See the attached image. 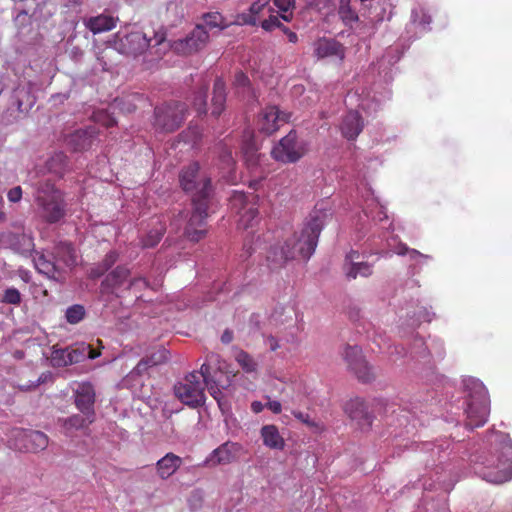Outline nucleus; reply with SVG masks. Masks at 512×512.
<instances>
[{
    "label": "nucleus",
    "instance_id": "1",
    "mask_svg": "<svg viewBox=\"0 0 512 512\" xmlns=\"http://www.w3.org/2000/svg\"><path fill=\"white\" fill-rule=\"evenodd\" d=\"M226 364L219 354L210 352L199 371L188 373L181 381L174 385L175 396L185 405L197 408L205 403V388L218 402L222 398V389L229 385Z\"/></svg>",
    "mask_w": 512,
    "mask_h": 512
},
{
    "label": "nucleus",
    "instance_id": "2",
    "mask_svg": "<svg viewBox=\"0 0 512 512\" xmlns=\"http://www.w3.org/2000/svg\"><path fill=\"white\" fill-rule=\"evenodd\" d=\"M181 189L191 196L193 211L185 227L184 234L192 242H198L206 236L208 203L212 192L211 179L200 172L197 162L183 167L179 172Z\"/></svg>",
    "mask_w": 512,
    "mask_h": 512
},
{
    "label": "nucleus",
    "instance_id": "3",
    "mask_svg": "<svg viewBox=\"0 0 512 512\" xmlns=\"http://www.w3.org/2000/svg\"><path fill=\"white\" fill-rule=\"evenodd\" d=\"M331 217L332 212L326 204L324 202L317 203L307 217L301 232H294L286 237L281 246L273 248L272 255L268 258L279 263L297 257L309 259L317 247L318 238L324 225Z\"/></svg>",
    "mask_w": 512,
    "mask_h": 512
},
{
    "label": "nucleus",
    "instance_id": "4",
    "mask_svg": "<svg viewBox=\"0 0 512 512\" xmlns=\"http://www.w3.org/2000/svg\"><path fill=\"white\" fill-rule=\"evenodd\" d=\"M476 473L494 484H502L512 478V440L509 435H497L493 451L476 468Z\"/></svg>",
    "mask_w": 512,
    "mask_h": 512
},
{
    "label": "nucleus",
    "instance_id": "5",
    "mask_svg": "<svg viewBox=\"0 0 512 512\" xmlns=\"http://www.w3.org/2000/svg\"><path fill=\"white\" fill-rule=\"evenodd\" d=\"M35 200L47 222L56 223L65 216L64 194L51 179L47 178L38 183Z\"/></svg>",
    "mask_w": 512,
    "mask_h": 512
},
{
    "label": "nucleus",
    "instance_id": "6",
    "mask_svg": "<svg viewBox=\"0 0 512 512\" xmlns=\"http://www.w3.org/2000/svg\"><path fill=\"white\" fill-rule=\"evenodd\" d=\"M162 46H164V50L168 48L166 33L163 30H152L150 32L133 31L122 37L118 42L119 51L130 56L141 55L148 48H155V54L160 55Z\"/></svg>",
    "mask_w": 512,
    "mask_h": 512
},
{
    "label": "nucleus",
    "instance_id": "7",
    "mask_svg": "<svg viewBox=\"0 0 512 512\" xmlns=\"http://www.w3.org/2000/svg\"><path fill=\"white\" fill-rule=\"evenodd\" d=\"M466 414V425L471 429L483 426L488 420L490 414V398L488 390L481 382L473 383Z\"/></svg>",
    "mask_w": 512,
    "mask_h": 512
},
{
    "label": "nucleus",
    "instance_id": "8",
    "mask_svg": "<svg viewBox=\"0 0 512 512\" xmlns=\"http://www.w3.org/2000/svg\"><path fill=\"white\" fill-rule=\"evenodd\" d=\"M187 107L179 101H172L157 106L154 110V126L161 132L171 133L176 131L184 122Z\"/></svg>",
    "mask_w": 512,
    "mask_h": 512
},
{
    "label": "nucleus",
    "instance_id": "9",
    "mask_svg": "<svg viewBox=\"0 0 512 512\" xmlns=\"http://www.w3.org/2000/svg\"><path fill=\"white\" fill-rule=\"evenodd\" d=\"M8 442L10 448L14 450L38 453L47 448L49 438L41 431L14 428L11 430Z\"/></svg>",
    "mask_w": 512,
    "mask_h": 512
},
{
    "label": "nucleus",
    "instance_id": "10",
    "mask_svg": "<svg viewBox=\"0 0 512 512\" xmlns=\"http://www.w3.org/2000/svg\"><path fill=\"white\" fill-rule=\"evenodd\" d=\"M306 153L304 144L297 140V133L291 130L272 149V157L282 163H295Z\"/></svg>",
    "mask_w": 512,
    "mask_h": 512
},
{
    "label": "nucleus",
    "instance_id": "11",
    "mask_svg": "<svg viewBox=\"0 0 512 512\" xmlns=\"http://www.w3.org/2000/svg\"><path fill=\"white\" fill-rule=\"evenodd\" d=\"M343 357L348 367L354 372L359 381L370 383L375 379L373 368L369 366L364 359L359 346H345Z\"/></svg>",
    "mask_w": 512,
    "mask_h": 512
},
{
    "label": "nucleus",
    "instance_id": "12",
    "mask_svg": "<svg viewBox=\"0 0 512 512\" xmlns=\"http://www.w3.org/2000/svg\"><path fill=\"white\" fill-rule=\"evenodd\" d=\"M287 121V115L280 112L277 106H268L260 112L256 126L260 133L271 135Z\"/></svg>",
    "mask_w": 512,
    "mask_h": 512
},
{
    "label": "nucleus",
    "instance_id": "13",
    "mask_svg": "<svg viewBox=\"0 0 512 512\" xmlns=\"http://www.w3.org/2000/svg\"><path fill=\"white\" fill-rule=\"evenodd\" d=\"M243 447L236 442L227 441L214 449L206 458L205 463L209 466L228 465L238 460Z\"/></svg>",
    "mask_w": 512,
    "mask_h": 512
},
{
    "label": "nucleus",
    "instance_id": "14",
    "mask_svg": "<svg viewBox=\"0 0 512 512\" xmlns=\"http://www.w3.org/2000/svg\"><path fill=\"white\" fill-rule=\"evenodd\" d=\"M209 38L208 32L201 25H197L184 39L175 41L172 48L181 54H191L202 49Z\"/></svg>",
    "mask_w": 512,
    "mask_h": 512
},
{
    "label": "nucleus",
    "instance_id": "15",
    "mask_svg": "<svg viewBox=\"0 0 512 512\" xmlns=\"http://www.w3.org/2000/svg\"><path fill=\"white\" fill-rule=\"evenodd\" d=\"M96 400V394L94 387L89 382H83L79 384L75 390V405L82 414H90L95 416L94 404Z\"/></svg>",
    "mask_w": 512,
    "mask_h": 512
},
{
    "label": "nucleus",
    "instance_id": "16",
    "mask_svg": "<svg viewBox=\"0 0 512 512\" xmlns=\"http://www.w3.org/2000/svg\"><path fill=\"white\" fill-rule=\"evenodd\" d=\"M345 412L362 427H370L372 424L373 417L369 412L367 403L362 398L356 397L349 400L345 405Z\"/></svg>",
    "mask_w": 512,
    "mask_h": 512
},
{
    "label": "nucleus",
    "instance_id": "17",
    "mask_svg": "<svg viewBox=\"0 0 512 512\" xmlns=\"http://www.w3.org/2000/svg\"><path fill=\"white\" fill-rule=\"evenodd\" d=\"M98 135L95 127L80 129L69 135L67 142L74 151H84L92 147Z\"/></svg>",
    "mask_w": 512,
    "mask_h": 512
},
{
    "label": "nucleus",
    "instance_id": "18",
    "mask_svg": "<svg viewBox=\"0 0 512 512\" xmlns=\"http://www.w3.org/2000/svg\"><path fill=\"white\" fill-rule=\"evenodd\" d=\"M130 276V270L124 265H118L106 275L101 283L102 293H115Z\"/></svg>",
    "mask_w": 512,
    "mask_h": 512
},
{
    "label": "nucleus",
    "instance_id": "19",
    "mask_svg": "<svg viewBox=\"0 0 512 512\" xmlns=\"http://www.w3.org/2000/svg\"><path fill=\"white\" fill-rule=\"evenodd\" d=\"M6 241L10 247L19 254L31 255L34 252V240L31 234L25 233H13L8 232L4 234Z\"/></svg>",
    "mask_w": 512,
    "mask_h": 512
},
{
    "label": "nucleus",
    "instance_id": "20",
    "mask_svg": "<svg viewBox=\"0 0 512 512\" xmlns=\"http://www.w3.org/2000/svg\"><path fill=\"white\" fill-rule=\"evenodd\" d=\"M119 19L110 14L102 13L84 20L85 27L93 34H100L113 30Z\"/></svg>",
    "mask_w": 512,
    "mask_h": 512
},
{
    "label": "nucleus",
    "instance_id": "21",
    "mask_svg": "<svg viewBox=\"0 0 512 512\" xmlns=\"http://www.w3.org/2000/svg\"><path fill=\"white\" fill-rule=\"evenodd\" d=\"M85 358V349H54L51 354V362L55 367H64L78 363Z\"/></svg>",
    "mask_w": 512,
    "mask_h": 512
},
{
    "label": "nucleus",
    "instance_id": "22",
    "mask_svg": "<svg viewBox=\"0 0 512 512\" xmlns=\"http://www.w3.org/2000/svg\"><path fill=\"white\" fill-rule=\"evenodd\" d=\"M358 257L359 254L356 251H351L346 256L343 269L349 279H355L357 276L368 277L373 272L372 266L367 262H354Z\"/></svg>",
    "mask_w": 512,
    "mask_h": 512
},
{
    "label": "nucleus",
    "instance_id": "23",
    "mask_svg": "<svg viewBox=\"0 0 512 512\" xmlns=\"http://www.w3.org/2000/svg\"><path fill=\"white\" fill-rule=\"evenodd\" d=\"M183 460L180 456L169 452L156 462L157 476L166 480L174 475L181 467Z\"/></svg>",
    "mask_w": 512,
    "mask_h": 512
},
{
    "label": "nucleus",
    "instance_id": "24",
    "mask_svg": "<svg viewBox=\"0 0 512 512\" xmlns=\"http://www.w3.org/2000/svg\"><path fill=\"white\" fill-rule=\"evenodd\" d=\"M363 120L357 111H349L341 124L342 135L348 140H355L363 130Z\"/></svg>",
    "mask_w": 512,
    "mask_h": 512
},
{
    "label": "nucleus",
    "instance_id": "25",
    "mask_svg": "<svg viewBox=\"0 0 512 512\" xmlns=\"http://www.w3.org/2000/svg\"><path fill=\"white\" fill-rule=\"evenodd\" d=\"M314 52L318 58L329 56L344 57V48L342 44L334 39L321 38L314 44Z\"/></svg>",
    "mask_w": 512,
    "mask_h": 512
},
{
    "label": "nucleus",
    "instance_id": "26",
    "mask_svg": "<svg viewBox=\"0 0 512 512\" xmlns=\"http://www.w3.org/2000/svg\"><path fill=\"white\" fill-rule=\"evenodd\" d=\"M270 0H257L251 4L248 12H243L237 16V22L241 25L257 24L258 17L264 12L265 9L271 10Z\"/></svg>",
    "mask_w": 512,
    "mask_h": 512
},
{
    "label": "nucleus",
    "instance_id": "27",
    "mask_svg": "<svg viewBox=\"0 0 512 512\" xmlns=\"http://www.w3.org/2000/svg\"><path fill=\"white\" fill-rule=\"evenodd\" d=\"M226 102V86L225 82L217 78L213 86V97H212V115L219 117L224 110Z\"/></svg>",
    "mask_w": 512,
    "mask_h": 512
},
{
    "label": "nucleus",
    "instance_id": "28",
    "mask_svg": "<svg viewBox=\"0 0 512 512\" xmlns=\"http://www.w3.org/2000/svg\"><path fill=\"white\" fill-rule=\"evenodd\" d=\"M264 445L272 449H283L285 442L275 425H265L261 428Z\"/></svg>",
    "mask_w": 512,
    "mask_h": 512
},
{
    "label": "nucleus",
    "instance_id": "29",
    "mask_svg": "<svg viewBox=\"0 0 512 512\" xmlns=\"http://www.w3.org/2000/svg\"><path fill=\"white\" fill-rule=\"evenodd\" d=\"M33 261L38 272L46 275L50 279L58 280L60 273L55 263L47 259L44 254L36 252Z\"/></svg>",
    "mask_w": 512,
    "mask_h": 512
},
{
    "label": "nucleus",
    "instance_id": "30",
    "mask_svg": "<svg viewBox=\"0 0 512 512\" xmlns=\"http://www.w3.org/2000/svg\"><path fill=\"white\" fill-rule=\"evenodd\" d=\"M90 414H74L63 420V428L66 433L69 434L74 430H80L88 428L90 424L95 421V416L91 415V419L89 417Z\"/></svg>",
    "mask_w": 512,
    "mask_h": 512
},
{
    "label": "nucleus",
    "instance_id": "31",
    "mask_svg": "<svg viewBox=\"0 0 512 512\" xmlns=\"http://www.w3.org/2000/svg\"><path fill=\"white\" fill-rule=\"evenodd\" d=\"M48 170L62 178L68 171V158L63 152H57L47 161Z\"/></svg>",
    "mask_w": 512,
    "mask_h": 512
},
{
    "label": "nucleus",
    "instance_id": "32",
    "mask_svg": "<svg viewBox=\"0 0 512 512\" xmlns=\"http://www.w3.org/2000/svg\"><path fill=\"white\" fill-rule=\"evenodd\" d=\"M167 360L168 351L165 349H159L158 351L152 353L150 356L141 359L137 364V369L139 372H143L147 370L149 367L162 364Z\"/></svg>",
    "mask_w": 512,
    "mask_h": 512
},
{
    "label": "nucleus",
    "instance_id": "33",
    "mask_svg": "<svg viewBox=\"0 0 512 512\" xmlns=\"http://www.w3.org/2000/svg\"><path fill=\"white\" fill-rule=\"evenodd\" d=\"M234 86L236 88L237 93L242 98H252V99H254L256 97L254 91L252 90V88L250 86L249 78L247 77L246 74H244L241 71H239V72H237L235 74Z\"/></svg>",
    "mask_w": 512,
    "mask_h": 512
},
{
    "label": "nucleus",
    "instance_id": "34",
    "mask_svg": "<svg viewBox=\"0 0 512 512\" xmlns=\"http://www.w3.org/2000/svg\"><path fill=\"white\" fill-rule=\"evenodd\" d=\"M158 226L151 229L141 240L142 246L145 248H152L156 246L162 239L165 233V225L157 219Z\"/></svg>",
    "mask_w": 512,
    "mask_h": 512
},
{
    "label": "nucleus",
    "instance_id": "35",
    "mask_svg": "<svg viewBox=\"0 0 512 512\" xmlns=\"http://www.w3.org/2000/svg\"><path fill=\"white\" fill-rule=\"evenodd\" d=\"M207 91H208L207 86H202L194 94L192 104H193L194 109L198 113V115H204L207 112V110H206Z\"/></svg>",
    "mask_w": 512,
    "mask_h": 512
},
{
    "label": "nucleus",
    "instance_id": "36",
    "mask_svg": "<svg viewBox=\"0 0 512 512\" xmlns=\"http://www.w3.org/2000/svg\"><path fill=\"white\" fill-rule=\"evenodd\" d=\"M338 13L341 19L346 23H351L358 20V15L351 8L349 0H341Z\"/></svg>",
    "mask_w": 512,
    "mask_h": 512
},
{
    "label": "nucleus",
    "instance_id": "37",
    "mask_svg": "<svg viewBox=\"0 0 512 512\" xmlns=\"http://www.w3.org/2000/svg\"><path fill=\"white\" fill-rule=\"evenodd\" d=\"M236 361L242 369L248 373L256 370L257 364L254 359L245 351L240 350L236 355Z\"/></svg>",
    "mask_w": 512,
    "mask_h": 512
},
{
    "label": "nucleus",
    "instance_id": "38",
    "mask_svg": "<svg viewBox=\"0 0 512 512\" xmlns=\"http://www.w3.org/2000/svg\"><path fill=\"white\" fill-rule=\"evenodd\" d=\"M66 320L70 324L79 323L85 316V309L82 305H73L66 311Z\"/></svg>",
    "mask_w": 512,
    "mask_h": 512
},
{
    "label": "nucleus",
    "instance_id": "39",
    "mask_svg": "<svg viewBox=\"0 0 512 512\" xmlns=\"http://www.w3.org/2000/svg\"><path fill=\"white\" fill-rule=\"evenodd\" d=\"M52 374L50 372L42 373L37 379L29 381L27 383H18L17 387L21 391H30L36 389L40 384L46 383L51 380Z\"/></svg>",
    "mask_w": 512,
    "mask_h": 512
},
{
    "label": "nucleus",
    "instance_id": "40",
    "mask_svg": "<svg viewBox=\"0 0 512 512\" xmlns=\"http://www.w3.org/2000/svg\"><path fill=\"white\" fill-rule=\"evenodd\" d=\"M274 5L282 12L281 18L289 22L292 19L291 9L294 8L295 0H274Z\"/></svg>",
    "mask_w": 512,
    "mask_h": 512
},
{
    "label": "nucleus",
    "instance_id": "41",
    "mask_svg": "<svg viewBox=\"0 0 512 512\" xmlns=\"http://www.w3.org/2000/svg\"><path fill=\"white\" fill-rule=\"evenodd\" d=\"M22 301L21 293L14 287L7 288L2 296L1 302L4 304L19 305Z\"/></svg>",
    "mask_w": 512,
    "mask_h": 512
},
{
    "label": "nucleus",
    "instance_id": "42",
    "mask_svg": "<svg viewBox=\"0 0 512 512\" xmlns=\"http://www.w3.org/2000/svg\"><path fill=\"white\" fill-rule=\"evenodd\" d=\"M205 24L210 28L224 29L227 25L224 24V19L220 13H208L204 16Z\"/></svg>",
    "mask_w": 512,
    "mask_h": 512
},
{
    "label": "nucleus",
    "instance_id": "43",
    "mask_svg": "<svg viewBox=\"0 0 512 512\" xmlns=\"http://www.w3.org/2000/svg\"><path fill=\"white\" fill-rule=\"evenodd\" d=\"M258 216V210L254 207H249L246 209L240 217V224L245 228L248 229L249 227H252V221H254Z\"/></svg>",
    "mask_w": 512,
    "mask_h": 512
},
{
    "label": "nucleus",
    "instance_id": "44",
    "mask_svg": "<svg viewBox=\"0 0 512 512\" xmlns=\"http://www.w3.org/2000/svg\"><path fill=\"white\" fill-rule=\"evenodd\" d=\"M94 118L97 123L101 124L105 128L113 127L117 123L115 118L104 110L95 113Z\"/></svg>",
    "mask_w": 512,
    "mask_h": 512
},
{
    "label": "nucleus",
    "instance_id": "45",
    "mask_svg": "<svg viewBox=\"0 0 512 512\" xmlns=\"http://www.w3.org/2000/svg\"><path fill=\"white\" fill-rule=\"evenodd\" d=\"M119 254L115 250L109 251L99 263L104 270L108 271L118 260Z\"/></svg>",
    "mask_w": 512,
    "mask_h": 512
},
{
    "label": "nucleus",
    "instance_id": "46",
    "mask_svg": "<svg viewBox=\"0 0 512 512\" xmlns=\"http://www.w3.org/2000/svg\"><path fill=\"white\" fill-rule=\"evenodd\" d=\"M282 23L280 22L277 15H270L268 19H265L261 22V27L265 31H272L275 28H281Z\"/></svg>",
    "mask_w": 512,
    "mask_h": 512
},
{
    "label": "nucleus",
    "instance_id": "47",
    "mask_svg": "<svg viewBox=\"0 0 512 512\" xmlns=\"http://www.w3.org/2000/svg\"><path fill=\"white\" fill-rule=\"evenodd\" d=\"M292 414L295 418H297L299 421H301L302 423H304L305 425L309 426V427H315L316 426V423L314 420H312L310 418V416L307 414V413H303L301 411H296V410H293L292 411Z\"/></svg>",
    "mask_w": 512,
    "mask_h": 512
},
{
    "label": "nucleus",
    "instance_id": "48",
    "mask_svg": "<svg viewBox=\"0 0 512 512\" xmlns=\"http://www.w3.org/2000/svg\"><path fill=\"white\" fill-rule=\"evenodd\" d=\"M149 286V282L145 278H134L129 282L127 289L142 290Z\"/></svg>",
    "mask_w": 512,
    "mask_h": 512
},
{
    "label": "nucleus",
    "instance_id": "49",
    "mask_svg": "<svg viewBox=\"0 0 512 512\" xmlns=\"http://www.w3.org/2000/svg\"><path fill=\"white\" fill-rule=\"evenodd\" d=\"M7 198L12 203H17L22 198V188L20 186H16L10 189L7 193Z\"/></svg>",
    "mask_w": 512,
    "mask_h": 512
},
{
    "label": "nucleus",
    "instance_id": "50",
    "mask_svg": "<svg viewBox=\"0 0 512 512\" xmlns=\"http://www.w3.org/2000/svg\"><path fill=\"white\" fill-rule=\"evenodd\" d=\"M266 408H268L270 411H272L274 414H280L282 411V405L279 401L273 400L268 401L265 404Z\"/></svg>",
    "mask_w": 512,
    "mask_h": 512
},
{
    "label": "nucleus",
    "instance_id": "51",
    "mask_svg": "<svg viewBox=\"0 0 512 512\" xmlns=\"http://www.w3.org/2000/svg\"><path fill=\"white\" fill-rule=\"evenodd\" d=\"M106 272L107 271L104 270V268L101 267L100 264H98L96 267H94L90 270L89 276L92 279H97V278L101 277L102 275H104Z\"/></svg>",
    "mask_w": 512,
    "mask_h": 512
},
{
    "label": "nucleus",
    "instance_id": "52",
    "mask_svg": "<svg viewBox=\"0 0 512 512\" xmlns=\"http://www.w3.org/2000/svg\"><path fill=\"white\" fill-rule=\"evenodd\" d=\"M284 34L287 35L288 41L291 43H296L298 41V36L295 32L291 31L288 27L282 25L280 28Z\"/></svg>",
    "mask_w": 512,
    "mask_h": 512
},
{
    "label": "nucleus",
    "instance_id": "53",
    "mask_svg": "<svg viewBox=\"0 0 512 512\" xmlns=\"http://www.w3.org/2000/svg\"><path fill=\"white\" fill-rule=\"evenodd\" d=\"M265 343L270 351H276L280 347L278 340L272 335L266 338Z\"/></svg>",
    "mask_w": 512,
    "mask_h": 512
},
{
    "label": "nucleus",
    "instance_id": "54",
    "mask_svg": "<svg viewBox=\"0 0 512 512\" xmlns=\"http://www.w3.org/2000/svg\"><path fill=\"white\" fill-rule=\"evenodd\" d=\"M245 194L242 193V192H235L232 199H231V203L232 205L234 206L236 203H240L242 204L244 201H245Z\"/></svg>",
    "mask_w": 512,
    "mask_h": 512
},
{
    "label": "nucleus",
    "instance_id": "55",
    "mask_svg": "<svg viewBox=\"0 0 512 512\" xmlns=\"http://www.w3.org/2000/svg\"><path fill=\"white\" fill-rule=\"evenodd\" d=\"M233 340V332L229 329H226L221 335V341L224 344H229Z\"/></svg>",
    "mask_w": 512,
    "mask_h": 512
},
{
    "label": "nucleus",
    "instance_id": "56",
    "mask_svg": "<svg viewBox=\"0 0 512 512\" xmlns=\"http://www.w3.org/2000/svg\"><path fill=\"white\" fill-rule=\"evenodd\" d=\"M264 407H266V406L264 404H262V402H260V401H253L251 403V410L255 414H258V413L262 412Z\"/></svg>",
    "mask_w": 512,
    "mask_h": 512
},
{
    "label": "nucleus",
    "instance_id": "57",
    "mask_svg": "<svg viewBox=\"0 0 512 512\" xmlns=\"http://www.w3.org/2000/svg\"><path fill=\"white\" fill-rule=\"evenodd\" d=\"M86 349L88 350V357L90 359H95L100 356V352L92 349L91 346H87Z\"/></svg>",
    "mask_w": 512,
    "mask_h": 512
},
{
    "label": "nucleus",
    "instance_id": "58",
    "mask_svg": "<svg viewBox=\"0 0 512 512\" xmlns=\"http://www.w3.org/2000/svg\"><path fill=\"white\" fill-rule=\"evenodd\" d=\"M256 152V148L254 145H250L248 144L247 147H246V150H245V153L246 154H250L251 157L254 155V153Z\"/></svg>",
    "mask_w": 512,
    "mask_h": 512
},
{
    "label": "nucleus",
    "instance_id": "59",
    "mask_svg": "<svg viewBox=\"0 0 512 512\" xmlns=\"http://www.w3.org/2000/svg\"><path fill=\"white\" fill-rule=\"evenodd\" d=\"M6 221V214L0 207V224Z\"/></svg>",
    "mask_w": 512,
    "mask_h": 512
},
{
    "label": "nucleus",
    "instance_id": "60",
    "mask_svg": "<svg viewBox=\"0 0 512 512\" xmlns=\"http://www.w3.org/2000/svg\"><path fill=\"white\" fill-rule=\"evenodd\" d=\"M136 109V107L134 105H130L128 108H127V112H132Z\"/></svg>",
    "mask_w": 512,
    "mask_h": 512
},
{
    "label": "nucleus",
    "instance_id": "61",
    "mask_svg": "<svg viewBox=\"0 0 512 512\" xmlns=\"http://www.w3.org/2000/svg\"><path fill=\"white\" fill-rule=\"evenodd\" d=\"M66 248L69 253L72 251L71 245H66Z\"/></svg>",
    "mask_w": 512,
    "mask_h": 512
},
{
    "label": "nucleus",
    "instance_id": "62",
    "mask_svg": "<svg viewBox=\"0 0 512 512\" xmlns=\"http://www.w3.org/2000/svg\"><path fill=\"white\" fill-rule=\"evenodd\" d=\"M71 262H75V258L74 257H71Z\"/></svg>",
    "mask_w": 512,
    "mask_h": 512
}]
</instances>
